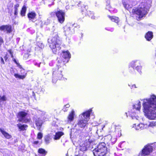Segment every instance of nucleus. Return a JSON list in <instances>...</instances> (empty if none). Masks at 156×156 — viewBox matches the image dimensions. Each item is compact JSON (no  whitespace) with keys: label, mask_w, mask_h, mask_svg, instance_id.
<instances>
[{"label":"nucleus","mask_w":156,"mask_h":156,"mask_svg":"<svg viewBox=\"0 0 156 156\" xmlns=\"http://www.w3.org/2000/svg\"><path fill=\"white\" fill-rule=\"evenodd\" d=\"M141 101L145 116L149 119H156V96L152 95Z\"/></svg>","instance_id":"nucleus-1"},{"label":"nucleus","mask_w":156,"mask_h":156,"mask_svg":"<svg viewBox=\"0 0 156 156\" xmlns=\"http://www.w3.org/2000/svg\"><path fill=\"white\" fill-rule=\"evenodd\" d=\"M91 109L83 112L80 115L79 119L78 120L77 123L75 126V128L71 130L78 133H81L82 131V128H84L88 124V122L90 119Z\"/></svg>","instance_id":"nucleus-2"},{"label":"nucleus","mask_w":156,"mask_h":156,"mask_svg":"<svg viewBox=\"0 0 156 156\" xmlns=\"http://www.w3.org/2000/svg\"><path fill=\"white\" fill-rule=\"evenodd\" d=\"M106 144L104 142L99 144L97 147L93 151L94 156H108L109 152L108 151Z\"/></svg>","instance_id":"nucleus-3"},{"label":"nucleus","mask_w":156,"mask_h":156,"mask_svg":"<svg viewBox=\"0 0 156 156\" xmlns=\"http://www.w3.org/2000/svg\"><path fill=\"white\" fill-rule=\"evenodd\" d=\"M150 7V5L147 3H142L139 5L138 9H133L132 12L135 14L138 15L139 19L141 18L147 14L149 11Z\"/></svg>","instance_id":"nucleus-4"},{"label":"nucleus","mask_w":156,"mask_h":156,"mask_svg":"<svg viewBox=\"0 0 156 156\" xmlns=\"http://www.w3.org/2000/svg\"><path fill=\"white\" fill-rule=\"evenodd\" d=\"M48 42L50 44V48L52 49L54 53H56L57 51L60 50L61 41L58 36L56 35L55 37L48 39Z\"/></svg>","instance_id":"nucleus-5"},{"label":"nucleus","mask_w":156,"mask_h":156,"mask_svg":"<svg viewBox=\"0 0 156 156\" xmlns=\"http://www.w3.org/2000/svg\"><path fill=\"white\" fill-rule=\"evenodd\" d=\"M27 115V112L24 111L19 112L17 116V118H18V121L22 122H27L29 121V119L26 117Z\"/></svg>","instance_id":"nucleus-6"},{"label":"nucleus","mask_w":156,"mask_h":156,"mask_svg":"<svg viewBox=\"0 0 156 156\" xmlns=\"http://www.w3.org/2000/svg\"><path fill=\"white\" fill-rule=\"evenodd\" d=\"M55 14L58 18V21L61 23H63L65 20V12L62 10H57L55 11Z\"/></svg>","instance_id":"nucleus-7"},{"label":"nucleus","mask_w":156,"mask_h":156,"mask_svg":"<svg viewBox=\"0 0 156 156\" xmlns=\"http://www.w3.org/2000/svg\"><path fill=\"white\" fill-rule=\"evenodd\" d=\"M152 147L150 145L146 146L142 150V152L139 156H150L149 154L152 151Z\"/></svg>","instance_id":"nucleus-8"},{"label":"nucleus","mask_w":156,"mask_h":156,"mask_svg":"<svg viewBox=\"0 0 156 156\" xmlns=\"http://www.w3.org/2000/svg\"><path fill=\"white\" fill-rule=\"evenodd\" d=\"M113 130L115 129V133L114 132H111L110 135L108 136L109 138H110V141L112 144H114L117 140V135L116 132V127L114 126L112 128Z\"/></svg>","instance_id":"nucleus-9"},{"label":"nucleus","mask_w":156,"mask_h":156,"mask_svg":"<svg viewBox=\"0 0 156 156\" xmlns=\"http://www.w3.org/2000/svg\"><path fill=\"white\" fill-rule=\"evenodd\" d=\"M71 26L67 24L64 27V32L66 36L70 35L74 33L73 29L71 30Z\"/></svg>","instance_id":"nucleus-10"},{"label":"nucleus","mask_w":156,"mask_h":156,"mask_svg":"<svg viewBox=\"0 0 156 156\" xmlns=\"http://www.w3.org/2000/svg\"><path fill=\"white\" fill-rule=\"evenodd\" d=\"M147 125H145V123H140L136 125V124H134L133 125V127L136 130H139L146 129Z\"/></svg>","instance_id":"nucleus-11"},{"label":"nucleus","mask_w":156,"mask_h":156,"mask_svg":"<svg viewBox=\"0 0 156 156\" xmlns=\"http://www.w3.org/2000/svg\"><path fill=\"white\" fill-rule=\"evenodd\" d=\"M75 115V111L73 110L70 112L67 117V122L68 123H70L73 120Z\"/></svg>","instance_id":"nucleus-12"},{"label":"nucleus","mask_w":156,"mask_h":156,"mask_svg":"<svg viewBox=\"0 0 156 156\" xmlns=\"http://www.w3.org/2000/svg\"><path fill=\"white\" fill-rule=\"evenodd\" d=\"M35 122L37 129L40 130L43 123L42 121L40 118H38L36 119Z\"/></svg>","instance_id":"nucleus-13"},{"label":"nucleus","mask_w":156,"mask_h":156,"mask_svg":"<svg viewBox=\"0 0 156 156\" xmlns=\"http://www.w3.org/2000/svg\"><path fill=\"white\" fill-rule=\"evenodd\" d=\"M133 108L139 111L141 108V102L140 101H136L133 106Z\"/></svg>","instance_id":"nucleus-14"},{"label":"nucleus","mask_w":156,"mask_h":156,"mask_svg":"<svg viewBox=\"0 0 156 156\" xmlns=\"http://www.w3.org/2000/svg\"><path fill=\"white\" fill-rule=\"evenodd\" d=\"M62 57L64 59H67V62H68V60L70 58L71 55L68 51H63L62 52Z\"/></svg>","instance_id":"nucleus-15"},{"label":"nucleus","mask_w":156,"mask_h":156,"mask_svg":"<svg viewBox=\"0 0 156 156\" xmlns=\"http://www.w3.org/2000/svg\"><path fill=\"white\" fill-rule=\"evenodd\" d=\"M52 136L51 134H49L44 136V141L46 144H49L52 138Z\"/></svg>","instance_id":"nucleus-16"},{"label":"nucleus","mask_w":156,"mask_h":156,"mask_svg":"<svg viewBox=\"0 0 156 156\" xmlns=\"http://www.w3.org/2000/svg\"><path fill=\"white\" fill-rule=\"evenodd\" d=\"M64 134V133L62 132H57L55 133V135H54V139L55 140H59L61 136Z\"/></svg>","instance_id":"nucleus-17"},{"label":"nucleus","mask_w":156,"mask_h":156,"mask_svg":"<svg viewBox=\"0 0 156 156\" xmlns=\"http://www.w3.org/2000/svg\"><path fill=\"white\" fill-rule=\"evenodd\" d=\"M0 131L6 138L10 139L11 138V136L5 131L4 129H0Z\"/></svg>","instance_id":"nucleus-18"},{"label":"nucleus","mask_w":156,"mask_h":156,"mask_svg":"<svg viewBox=\"0 0 156 156\" xmlns=\"http://www.w3.org/2000/svg\"><path fill=\"white\" fill-rule=\"evenodd\" d=\"M153 37V33L151 31L148 32L146 34L145 37L147 40L150 41Z\"/></svg>","instance_id":"nucleus-19"},{"label":"nucleus","mask_w":156,"mask_h":156,"mask_svg":"<svg viewBox=\"0 0 156 156\" xmlns=\"http://www.w3.org/2000/svg\"><path fill=\"white\" fill-rule=\"evenodd\" d=\"M17 126L19 128L20 131L26 130L27 127V125L25 124L22 125L21 123H19L17 124Z\"/></svg>","instance_id":"nucleus-20"},{"label":"nucleus","mask_w":156,"mask_h":156,"mask_svg":"<svg viewBox=\"0 0 156 156\" xmlns=\"http://www.w3.org/2000/svg\"><path fill=\"white\" fill-rule=\"evenodd\" d=\"M140 64V62L138 61H132L130 64V66L133 69H135L137 66Z\"/></svg>","instance_id":"nucleus-21"},{"label":"nucleus","mask_w":156,"mask_h":156,"mask_svg":"<svg viewBox=\"0 0 156 156\" xmlns=\"http://www.w3.org/2000/svg\"><path fill=\"white\" fill-rule=\"evenodd\" d=\"M145 125H147V126L146 128H147L149 127H153L156 125V122L154 121L149 122L147 123H145Z\"/></svg>","instance_id":"nucleus-22"},{"label":"nucleus","mask_w":156,"mask_h":156,"mask_svg":"<svg viewBox=\"0 0 156 156\" xmlns=\"http://www.w3.org/2000/svg\"><path fill=\"white\" fill-rule=\"evenodd\" d=\"M7 98L5 95L0 96V106H1L4 104V101L7 100Z\"/></svg>","instance_id":"nucleus-23"},{"label":"nucleus","mask_w":156,"mask_h":156,"mask_svg":"<svg viewBox=\"0 0 156 156\" xmlns=\"http://www.w3.org/2000/svg\"><path fill=\"white\" fill-rule=\"evenodd\" d=\"M36 16V14L34 12H31L28 14V17L30 19H34Z\"/></svg>","instance_id":"nucleus-24"},{"label":"nucleus","mask_w":156,"mask_h":156,"mask_svg":"<svg viewBox=\"0 0 156 156\" xmlns=\"http://www.w3.org/2000/svg\"><path fill=\"white\" fill-rule=\"evenodd\" d=\"M109 19L113 22L117 23L119 21V18L118 17L114 16H108Z\"/></svg>","instance_id":"nucleus-25"},{"label":"nucleus","mask_w":156,"mask_h":156,"mask_svg":"<svg viewBox=\"0 0 156 156\" xmlns=\"http://www.w3.org/2000/svg\"><path fill=\"white\" fill-rule=\"evenodd\" d=\"M129 115L132 118V119H136V120L138 119L139 117L137 116V115H136V114L135 113H132V112H130V111L129 112Z\"/></svg>","instance_id":"nucleus-26"},{"label":"nucleus","mask_w":156,"mask_h":156,"mask_svg":"<svg viewBox=\"0 0 156 156\" xmlns=\"http://www.w3.org/2000/svg\"><path fill=\"white\" fill-rule=\"evenodd\" d=\"M26 11V8L25 5H24L20 13V14L22 16H23L25 15Z\"/></svg>","instance_id":"nucleus-27"},{"label":"nucleus","mask_w":156,"mask_h":156,"mask_svg":"<svg viewBox=\"0 0 156 156\" xmlns=\"http://www.w3.org/2000/svg\"><path fill=\"white\" fill-rule=\"evenodd\" d=\"M38 152L40 154H42L44 155H46L47 153V152L44 149L41 148L38 149Z\"/></svg>","instance_id":"nucleus-28"},{"label":"nucleus","mask_w":156,"mask_h":156,"mask_svg":"<svg viewBox=\"0 0 156 156\" xmlns=\"http://www.w3.org/2000/svg\"><path fill=\"white\" fill-rule=\"evenodd\" d=\"M87 147L85 145V144H81L80 145V150L82 151H86L87 149Z\"/></svg>","instance_id":"nucleus-29"},{"label":"nucleus","mask_w":156,"mask_h":156,"mask_svg":"<svg viewBox=\"0 0 156 156\" xmlns=\"http://www.w3.org/2000/svg\"><path fill=\"white\" fill-rule=\"evenodd\" d=\"M123 4L125 8L128 10L129 8H131V6L129 5V4L126 2H123Z\"/></svg>","instance_id":"nucleus-30"},{"label":"nucleus","mask_w":156,"mask_h":156,"mask_svg":"<svg viewBox=\"0 0 156 156\" xmlns=\"http://www.w3.org/2000/svg\"><path fill=\"white\" fill-rule=\"evenodd\" d=\"M12 31V27L10 25H7L6 31L7 33H10Z\"/></svg>","instance_id":"nucleus-31"},{"label":"nucleus","mask_w":156,"mask_h":156,"mask_svg":"<svg viewBox=\"0 0 156 156\" xmlns=\"http://www.w3.org/2000/svg\"><path fill=\"white\" fill-rule=\"evenodd\" d=\"M125 142H123L119 144L118 146L122 150H123L125 147Z\"/></svg>","instance_id":"nucleus-32"},{"label":"nucleus","mask_w":156,"mask_h":156,"mask_svg":"<svg viewBox=\"0 0 156 156\" xmlns=\"http://www.w3.org/2000/svg\"><path fill=\"white\" fill-rule=\"evenodd\" d=\"M7 25H3L0 27V30L5 32L6 31Z\"/></svg>","instance_id":"nucleus-33"},{"label":"nucleus","mask_w":156,"mask_h":156,"mask_svg":"<svg viewBox=\"0 0 156 156\" xmlns=\"http://www.w3.org/2000/svg\"><path fill=\"white\" fill-rule=\"evenodd\" d=\"M37 44L39 47L41 49H42L44 47V44L41 42H38Z\"/></svg>","instance_id":"nucleus-34"},{"label":"nucleus","mask_w":156,"mask_h":156,"mask_svg":"<svg viewBox=\"0 0 156 156\" xmlns=\"http://www.w3.org/2000/svg\"><path fill=\"white\" fill-rule=\"evenodd\" d=\"M142 67L140 66H137L134 69H136L137 71L139 72L140 73H141V69Z\"/></svg>","instance_id":"nucleus-35"},{"label":"nucleus","mask_w":156,"mask_h":156,"mask_svg":"<svg viewBox=\"0 0 156 156\" xmlns=\"http://www.w3.org/2000/svg\"><path fill=\"white\" fill-rule=\"evenodd\" d=\"M69 107L70 105L69 104H67L64 106L62 110L64 112H66L67 110V108H69Z\"/></svg>","instance_id":"nucleus-36"},{"label":"nucleus","mask_w":156,"mask_h":156,"mask_svg":"<svg viewBox=\"0 0 156 156\" xmlns=\"http://www.w3.org/2000/svg\"><path fill=\"white\" fill-rule=\"evenodd\" d=\"M13 61L16 64V65L19 67L21 68V66L20 65V63L18 62L15 58H13Z\"/></svg>","instance_id":"nucleus-37"},{"label":"nucleus","mask_w":156,"mask_h":156,"mask_svg":"<svg viewBox=\"0 0 156 156\" xmlns=\"http://www.w3.org/2000/svg\"><path fill=\"white\" fill-rule=\"evenodd\" d=\"M42 134L41 133H39L37 135V137L38 139H41L42 137Z\"/></svg>","instance_id":"nucleus-38"},{"label":"nucleus","mask_w":156,"mask_h":156,"mask_svg":"<svg viewBox=\"0 0 156 156\" xmlns=\"http://www.w3.org/2000/svg\"><path fill=\"white\" fill-rule=\"evenodd\" d=\"M3 42L4 41L2 38L0 36V46H1Z\"/></svg>","instance_id":"nucleus-39"},{"label":"nucleus","mask_w":156,"mask_h":156,"mask_svg":"<svg viewBox=\"0 0 156 156\" xmlns=\"http://www.w3.org/2000/svg\"><path fill=\"white\" fill-rule=\"evenodd\" d=\"M57 79H52V82L53 83H55L57 81Z\"/></svg>","instance_id":"nucleus-40"},{"label":"nucleus","mask_w":156,"mask_h":156,"mask_svg":"<svg viewBox=\"0 0 156 156\" xmlns=\"http://www.w3.org/2000/svg\"><path fill=\"white\" fill-rule=\"evenodd\" d=\"M14 14L16 16L18 14V9H15Z\"/></svg>","instance_id":"nucleus-41"},{"label":"nucleus","mask_w":156,"mask_h":156,"mask_svg":"<svg viewBox=\"0 0 156 156\" xmlns=\"http://www.w3.org/2000/svg\"><path fill=\"white\" fill-rule=\"evenodd\" d=\"M56 74H57L56 71H54L52 74L53 77H55L57 76H55V75H56Z\"/></svg>","instance_id":"nucleus-42"},{"label":"nucleus","mask_w":156,"mask_h":156,"mask_svg":"<svg viewBox=\"0 0 156 156\" xmlns=\"http://www.w3.org/2000/svg\"><path fill=\"white\" fill-rule=\"evenodd\" d=\"M19 4H17L15 5L14 6L15 9H18V8L19 7Z\"/></svg>","instance_id":"nucleus-43"},{"label":"nucleus","mask_w":156,"mask_h":156,"mask_svg":"<svg viewBox=\"0 0 156 156\" xmlns=\"http://www.w3.org/2000/svg\"><path fill=\"white\" fill-rule=\"evenodd\" d=\"M90 17L92 19H96L97 18L95 16H94L93 15L91 16Z\"/></svg>","instance_id":"nucleus-44"},{"label":"nucleus","mask_w":156,"mask_h":156,"mask_svg":"<svg viewBox=\"0 0 156 156\" xmlns=\"http://www.w3.org/2000/svg\"><path fill=\"white\" fill-rule=\"evenodd\" d=\"M8 52H9V54H12L13 53V52L10 49V50H8Z\"/></svg>","instance_id":"nucleus-45"},{"label":"nucleus","mask_w":156,"mask_h":156,"mask_svg":"<svg viewBox=\"0 0 156 156\" xmlns=\"http://www.w3.org/2000/svg\"><path fill=\"white\" fill-rule=\"evenodd\" d=\"M25 77V75L24 74H23L22 73L21 75L20 76V78H21V77L24 78Z\"/></svg>","instance_id":"nucleus-46"},{"label":"nucleus","mask_w":156,"mask_h":156,"mask_svg":"<svg viewBox=\"0 0 156 156\" xmlns=\"http://www.w3.org/2000/svg\"><path fill=\"white\" fill-rule=\"evenodd\" d=\"M55 12H51V16H54Z\"/></svg>","instance_id":"nucleus-47"},{"label":"nucleus","mask_w":156,"mask_h":156,"mask_svg":"<svg viewBox=\"0 0 156 156\" xmlns=\"http://www.w3.org/2000/svg\"><path fill=\"white\" fill-rule=\"evenodd\" d=\"M1 62L2 63H3V64H4V60H3V58L2 57H1Z\"/></svg>","instance_id":"nucleus-48"},{"label":"nucleus","mask_w":156,"mask_h":156,"mask_svg":"<svg viewBox=\"0 0 156 156\" xmlns=\"http://www.w3.org/2000/svg\"><path fill=\"white\" fill-rule=\"evenodd\" d=\"M39 143L38 141H34V144H37Z\"/></svg>","instance_id":"nucleus-49"},{"label":"nucleus","mask_w":156,"mask_h":156,"mask_svg":"<svg viewBox=\"0 0 156 156\" xmlns=\"http://www.w3.org/2000/svg\"><path fill=\"white\" fill-rule=\"evenodd\" d=\"M134 87L135 88H136V86L135 85V84H134V85H133L132 86V87H131V88L132 89L133 88V87Z\"/></svg>","instance_id":"nucleus-50"},{"label":"nucleus","mask_w":156,"mask_h":156,"mask_svg":"<svg viewBox=\"0 0 156 156\" xmlns=\"http://www.w3.org/2000/svg\"><path fill=\"white\" fill-rule=\"evenodd\" d=\"M33 96L34 98H35V94L34 92H33Z\"/></svg>","instance_id":"nucleus-51"},{"label":"nucleus","mask_w":156,"mask_h":156,"mask_svg":"<svg viewBox=\"0 0 156 156\" xmlns=\"http://www.w3.org/2000/svg\"><path fill=\"white\" fill-rule=\"evenodd\" d=\"M11 55V57L12 58V59H13V58H13V53L12 54H10Z\"/></svg>","instance_id":"nucleus-52"},{"label":"nucleus","mask_w":156,"mask_h":156,"mask_svg":"<svg viewBox=\"0 0 156 156\" xmlns=\"http://www.w3.org/2000/svg\"><path fill=\"white\" fill-rule=\"evenodd\" d=\"M66 9H69V6H66Z\"/></svg>","instance_id":"nucleus-53"},{"label":"nucleus","mask_w":156,"mask_h":156,"mask_svg":"<svg viewBox=\"0 0 156 156\" xmlns=\"http://www.w3.org/2000/svg\"><path fill=\"white\" fill-rule=\"evenodd\" d=\"M75 25L76 24H74L72 25V26H73L75 27H76L75 26Z\"/></svg>","instance_id":"nucleus-54"},{"label":"nucleus","mask_w":156,"mask_h":156,"mask_svg":"<svg viewBox=\"0 0 156 156\" xmlns=\"http://www.w3.org/2000/svg\"><path fill=\"white\" fill-rule=\"evenodd\" d=\"M125 114L126 115V116L127 117V113L126 112L125 113Z\"/></svg>","instance_id":"nucleus-55"},{"label":"nucleus","mask_w":156,"mask_h":156,"mask_svg":"<svg viewBox=\"0 0 156 156\" xmlns=\"http://www.w3.org/2000/svg\"><path fill=\"white\" fill-rule=\"evenodd\" d=\"M21 72H24V71L23 69H22L21 70Z\"/></svg>","instance_id":"nucleus-56"},{"label":"nucleus","mask_w":156,"mask_h":156,"mask_svg":"<svg viewBox=\"0 0 156 156\" xmlns=\"http://www.w3.org/2000/svg\"><path fill=\"white\" fill-rule=\"evenodd\" d=\"M113 30V28L111 29V31H112Z\"/></svg>","instance_id":"nucleus-57"},{"label":"nucleus","mask_w":156,"mask_h":156,"mask_svg":"<svg viewBox=\"0 0 156 156\" xmlns=\"http://www.w3.org/2000/svg\"><path fill=\"white\" fill-rule=\"evenodd\" d=\"M15 75L16 77H17V76H18V74H15Z\"/></svg>","instance_id":"nucleus-58"},{"label":"nucleus","mask_w":156,"mask_h":156,"mask_svg":"<svg viewBox=\"0 0 156 156\" xmlns=\"http://www.w3.org/2000/svg\"><path fill=\"white\" fill-rule=\"evenodd\" d=\"M90 129V131H91V129L90 128H89Z\"/></svg>","instance_id":"nucleus-59"},{"label":"nucleus","mask_w":156,"mask_h":156,"mask_svg":"<svg viewBox=\"0 0 156 156\" xmlns=\"http://www.w3.org/2000/svg\"><path fill=\"white\" fill-rule=\"evenodd\" d=\"M63 61L64 62H65V60H63Z\"/></svg>","instance_id":"nucleus-60"},{"label":"nucleus","mask_w":156,"mask_h":156,"mask_svg":"<svg viewBox=\"0 0 156 156\" xmlns=\"http://www.w3.org/2000/svg\"><path fill=\"white\" fill-rule=\"evenodd\" d=\"M76 156H80L77 155H76Z\"/></svg>","instance_id":"nucleus-61"}]
</instances>
